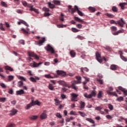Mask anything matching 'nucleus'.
I'll list each match as a JSON object with an SVG mask.
<instances>
[{
    "mask_svg": "<svg viewBox=\"0 0 127 127\" xmlns=\"http://www.w3.org/2000/svg\"><path fill=\"white\" fill-rule=\"evenodd\" d=\"M68 11L69 12H71V14H74V12H76V11H77V13L80 15V16H83L84 15V13L81 11L80 10H79L78 6L76 5L74 6V8H72V6L69 5Z\"/></svg>",
    "mask_w": 127,
    "mask_h": 127,
    "instance_id": "nucleus-1",
    "label": "nucleus"
},
{
    "mask_svg": "<svg viewBox=\"0 0 127 127\" xmlns=\"http://www.w3.org/2000/svg\"><path fill=\"white\" fill-rule=\"evenodd\" d=\"M77 81L74 80L71 82V88L77 91V86H76V84H81V81H82V78L81 76H75Z\"/></svg>",
    "mask_w": 127,
    "mask_h": 127,
    "instance_id": "nucleus-2",
    "label": "nucleus"
},
{
    "mask_svg": "<svg viewBox=\"0 0 127 127\" xmlns=\"http://www.w3.org/2000/svg\"><path fill=\"white\" fill-rule=\"evenodd\" d=\"M35 105H37L38 106H40V102H39L38 100L35 101L32 100L31 101V103L27 104L26 107V110H29L32 106H35Z\"/></svg>",
    "mask_w": 127,
    "mask_h": 127,
    "instance_id": "nucleus-3",
    "label": "nucleus"
},
{
    "mask_svg": "<svg viewBox=\"0 0 127 127\" xmlns=\"http://www.w3.org/2000/svg\"><path fill=\"white\" fill-rule=\"evenodd\" d=\"M45 49H46L47 51L51 52L52 54L55 53V50L49 44L47 45V46L45 47Z\"/></svg>",
    "mask_w": 127,
    "mask_h": 127,
    "instance_id": "nucleus-4",
    "label": "nucleus"
},
{
    "mask_svg": "<svg viewBox=\"0 0 127 127\" xmlns=\"http://www.w3.org/2000/svg\"><path fill=\"white\" fill-rule=\"evenodd\" d=\"M71 96V101L72 102H78V99L77 97L79 96L78 94H76V93H71L70 94Z\"/></svg>",
    "mask_w": 127,
    "mask_h": 127,
    "instance_id": "nucleus-5",
    "label": "nucleus"
},
{
    "mask_svg": "<svg viewBox=\"0 0 127 127\" xmlns=\"http://www.w3.org/2000/svg\"><path fill=\"white\" fill-rule=\"evenodd\" d=\"M96 60H97L99 63H103V59H102V58H101V55L98 53V52H96Z\"/></svg>",
    "mask_w": 127,
    "mask_h": 127,
    "instance_id": "nucleus-6",
    "label": "nucleus"
},
{
    "mask_svg": "<svg viewBox=\"0 0 127 127\" xmlns=\"http://www.w3.org/2000/svg\"><path fill=\"white\" fill-rule=\"evenodd\" d=\"M28 55L29 56V57H34V58H35V59H37V60H38V59H39V57H38L37 55H36L33 52H28Z\"/></svg>",
    "mask_w": 127,
    "mask_h": 127,
    "instance_id": "nucleus-7",
    "label": "nucleus"
},
{
    "mask_svg": "<svg viewBox=\"0 0 127 127\" xmlns=\"http://www.w3.org/2000/svg\"><path fill=\"white\" fill-rule=\"evenodd\" d=\"M41 64H42V63H37L35 62H33L32 63L30 64V66H31V67H33L34 68H35L39 67V66H40Z\"/></svg>",
    "mask_w": 127,
    "mask_h": 127,
    "instance_id": "nucleus-8",
    "label": "nucleus"
},
{
    "mask_svg": "<svg viewBox=\"0 0 127 127\" xmlns=\"http://www.w3.org/2000/svg\"><path fill=\"white\" fill-rule=\"evenodd\" d=\"M117 24H119L121 27H124V25L126 24V22H125V21H124V19L123 18H121V20H119L117 21Z\"/></svg>",
    "mask_w": 127,
    "mask_h": 127,
    "instance_id": "nucleus-9",
    "label": "nucleus"
},
{
    "mask_svg": "<svg viewBox=\"0 0 127 127\" xmlns=\"http://www.w3.org/2000/svg\"><path fill=\"white\" fill-rule=\"evenodd\" d=\"M46 110H44L43 113L40 115V119L41 120H45V119L47 118V114Z\"/></svg>",
    "mask_w": 127,
    "mask_h": 127,
    "instance_id": "nucleus-10",
    "label": "nucleus"
},
{
    "mask_svg": "<svg viewBox=\"0 0 127 127\" xmlns=\"http://www.w3.org/2000/svg\"><path fill=\"white\" fill-rule=\"evenodd\" d=\"M57 73L59 76H62L63 77L66 76V72L63 70H57Z\"/></svg>",
    "mask_w": 127,
    "mask_h": 127,
    "instance_id": "nucleus-11",
    "label": "nucleus"
},
{
    "mask_svg": "<svg viewBox=\"0 0 127 127\" xmlns=\"http://www.w3.org/2000/svg\"><path fill=\"white\" fill-rule=\"evenodd\" d=\"M118 89L120 91H122V92H123V94H124V95H125V96H127V89L123 88V87H122V86L118 87Z\"/></svg>",
    "mask_w": 127,
    "mask_h": 127,
    "instance_id": "nucleus-12",
    "label": "nucleus"
},
{
    "mask_svg": "<svg viewBox=\"0 0 127 127\" xmlns=\"http://www.w3.org/2000/svg\"><path fill=\"white\" fill-rule=\"evenodd\" d=\"M45 41H46L45 38H42L39 41L38 44L39 45V46H41V45H43V43H45Z\"/></svg>",
    "mask_w": 127,
    "mask_h": 127,
    "instance_id": "nucleus-13",
    "label": "nucleus"
},
{
    "mask_svg": "<svg viewBox=\"0 0 127 127\" xmlns=\"http://www.w3.org/2000/svg\"><path fill=\"white\" fill-rule=\"evenodd\" d=\"M96 95H97V91L96 90L91 91V94L89 95V99L92 98V97H96Z\"/></svg>",
    "mask_w": 127,
    "mask_h": 127,
    "instance_id": "nucleus-14",
    "label": "nucleus"
},
{
    "mask_svg": "<svg viewBox=\"0 0 127 127\" xmlns=\"http://www.w3.org/2000/svg\"><path fill=\"white\" fill-rule=\"evenodd\" d=\"M79 105H80V109L81 110H84L85 109V106H86V103L83 101L79 102Z\"/></svg>",
    "mask_w": 127,
    "mask_h": 127,
    "instance_id": "nucleus-15",
    "label": "nucleus"
},
{
    "mask_svg": "<svg viewBox=\"0 0 127 127\" xmlns=\"http://www.w3.org/2000/svg\"><path fill=\"white\" fill-rule=\"evenodd\" d=\"M58 83L59 84V85H61L64 87H67V84H66V82L63 80H59L58 81Z\"/></svg>",
    "mask_w": 127,
    "mask_h": 127,
    "instance_id": "nucleus-16",
    "label": "nucleus"
},
{
    "mask_svg": "<svg viewBox=\"0 0 127 127\" xmlns=\"http://www.w3.org/2000/svg\"><path fill=\"white\" fill-rule=\"evenodd\" d=\"M119 66L116 64H111L110 66L111 70H113V71L117 70Z\"/></svg>",
    "mask_w": 127,
    "mask_h": 127,
    "instance_id": "nucleus-17",
    "label": "nucleus"
},
{
    "mask_svg": "<svg viewBox=\"0 0 127 127\" xmlns=\"http://www.w3.org/2000/svg\"><path fill=\"white\" fill-rule=\"evenodd\" d=\"M74 19L78 22H83L84 24H86V22L84 21V20L81 19L78 17H74Z\"/></svg>",
    "mask_w": 127,
    "mask_h": 127,
    "instance_id": "nucleus-18",
    "label": "nucleus"
},
{
    "mask_svg": "<svg viewBox=\"0 0 127 127\" xmlns=\"http://www.w3.org/2000/svg\"><path fill=\"white\" fill-rule=\"evenodd\" d=\"M119 52H120V57H121V59H122V60H123V61L127 62V58H126V57H125V56H123V51H120Z\"/></svg>",
    "mask_w": 127,
    "mask_h": 127,
    "instance_id": "nucleus-19",
    "label": "nucleus"
},
{
    "mask_svg": "<svg viewBox=\"0 0 127 127\" xmlns=\"http://www.w3.org/2000/svg\"><path fill=\"white\" fill-rule=\"evenodd\" d=\"M21 31H22V33L24 34H25L26 35H27L29 33L28 31H29V29L27 28V30H25L24 28L21 29Z\"/></svg>",
    "mask_w": 127,
    "mask_h": 127,
    "instance_id": "nucleus-20",
    "label": "nucleus"
},
{
    "mask_svg": "<svg viewBox=\"0 0 127 127\" xmlns=\"http://www.w3.org/2000/svg\"><path fill=\"white\" fill-rule=\"evenodd\" d=\"M16 94L17 95H23V94H24V91H23V89H21L20 90L17 91Z\"/></svg>",
    "mask_w": 127,
    "mask_h": 127,
    "instance_id": "nucleus-21",
    "label": "nucleus"
},
{
    "mask_svg": "<svg viewBox=\"0 0 127 127\" xmlns=\"http://www.w3.org/2000/svg\"><path fill=\"white\" fill-rule=\"evenodd\" d=\"M88 10L90 12H95L96 11V8L92 7V6H89L88 7Z\"/></svg>",
    "mask_w": 127,
    "mask_h": 127,
    "instance_id": "nucleus-22",
    "label": "nucleus"
},
{
    "mask_svg": "<svg viewBox=\"0 0 127 127\" xmlns=\"http://www.w3.org/2000/svg\"><path fill=\"white\" fill-rule=\"evenodd\" d=\"M81 72L84 73V72H89V69L87 67H81L80 68Z\"/></svg>",
    "mask_w": 127,
    "mask_h": 127,
    "instance_id": "nucleus-23",
    "label": "nucleus"
},
{
    "mask_svg": "<svg viewBox=\"0 0 127 127\" xmlns=\"http://www.w3.org/2000/svg\"><path fill=\"white\" fill-rule=\"evenodd\" d=\"M30 10H31V11H34L36 13H38V10L35 9V8H33V6H30Z\"/></svg>",
    "mask_w": 127,
    "mask_h": 127,
    "instance_id": "nucleus-24",
    "label": "nucleus"
},
{
    "mask_svg": "<svg viewBox=\"0 0 127 127\" xmlns=\"http://www.w3.org/2000/svg\"><path fill=\"white\" fill-rule=\"evenodd\" d=\"M107 92L108 95H112L113 96H115V97H118V96L117 95L116 92H110V91H107Z\"/></svg>",
    "mask_w": 127,
    "mask_h": 127,
    "instance_id": "nucleus-25",
    "label": "nucleus"
},
{
    "mask_svg": "<svg viewBox=\"0 0 127 127\" xmlns=\"http://www.w3.org/2000/svg\"><path fill=\"white\" fill-rule=\"evenodd\" d=\"M70 55L71 57H72V58H74V57H76V53H75L74 51H71L70 52Z\"/></svg>",
    "mask_w": 127,
    "mask_h": 127,
    "instance_id": "nucleus-26",
    "label": "nucleus"
},
{
    "mask_svg": "<svg viewBox=\"0 0 127 127\" xmlns=\"http://www.w3.org/2000/svg\"><path fill=\"white\" fill-rule=\"evenodd\" d=\"M16 113H17V111L16 110L12 109L10 111V115H11V116H14V115H15Z\"/></svg>",
    "mask_w": 127,
    "mask_h": 127,
    "instance_id": "nucleus-27",
    "label": "nucleus"
},
{
    "mask_svg": "<svg viewBox=\"0 0 127 127\" xmlns=\"http://www.w3.org/2000/svg\"><path fill=\"white\" fill-rule=\"evenodd\" d=\"M48 88L51 91H54V86H53V85L52 84L50 83L48 86Z\"/></svg>",
    "mask_w": 127,
    "mask_h": 127,
    "instance_id": "nucleus-28",
    "label": "nucleus"
},
{
    "mask_svg": "<svg viewBox=\"0 0 127 127\" xmlns=\"http://www.w3.org/2000/svg\"><path fill=\"white\" fill-rule=\"evenodd\" d=\"M5 70H8L9 71H13V68H12V67L9 66H5L4 67Z\"/></svg>",
    "mask_w": 127,
    "mask_h": 127,
    "instance_id": "nucleus-29",
    "label": "nucleus"
},
{
    "mask_svg": "<svg viewBox=\"0 0 127 127\" xmlns=\"http://www.w3.org/2000/svg\"><path fill=\"white\" fill-rule=\"evenodd\" d=\"M37 118H38L37 116H31L29 117L30 120H31L32 121H34V120H37Z\"/></svg>",
    "mask_w": 127,
    "mask_h": 127,
    "instance_id": "nucleus-30",
    "label": "nucleus"
},
{
    "mask_svg": "<svg viewBox=\"0 0 127 127\" xmlns=\"http://www.w3.org/2000/svg\"><path fill=\"white\" fill-rule=\"evenodd\" d=\"M53 3H54L56 5H60V1L54 0L53 1Z\"/></svg>",
    "mask_w": 127,
    "mask_h": 127,
    "instance_id": "nucleus-31",
    "label": "nucleus"
},
{
    "mask_svg": "<svg viewBox=\"0 0 127 127\" xmlns=\"http://www.w3.org/2000/svg\"><path fill=\"white\" fill-rule=\"evenodd\" d=\"M17 85H18V87H19V88L23 87V82L22 81H19L18 82Z\"/></svg>",
    "mask_w": 127,
    "mask_h": 127,
    "instance_id": "nucleus-32",
    "label": "nucleus"
},
{
    "mask_svg": "<svg viewBox=\"0 0 127 127\" xmlns=\"http://www.w3.org/2000/svg\"><path fill=\"white\" fill-rule=\"evenodd\" d=\"M54 101L55 102L56 106H58V105H59V104L61 103L60 101L57 98L55 99Z\"/></svg>",
    "mask_w": 127,
    "mask_h": 127,
    "instance_id": "nucleus-33",
    "label": "nucleus"
},
{
    "mask_svg": "<svg viewBox=\"0 0 127 127\" xmlns=\"http://www.w3.org/2000/svg\"><path fill=\"white\" fill-rule=\"evenodd\" d=\"M0 4L2 6H4V7H7V4H6V3H5V2L1 1L0 2Z\"/></svg>",
    "mask_w": 127,
    "mask_h": 127,
    "instance_id": "nucleus-34",
    "label": "nucleus"
},
{
    "mask_svg": "<svg viewBox=\"0 0 127 127\" xmlns=\"http://www.w3.org/2000/svg\"><path fill=\"white\" fill-rule=\"evenodd\" d=\"M86 121H87V122H89V123H91V124H95V122L94 120H93L91 118H86Z\"/></svg>",
    "mask_w": 127,
    "mask_h": 127,
    "instance_id": "nucleus-35",
    "label": "nucleus"
},
{
    "mask_svg": "<svg viewBox=\"0 0 127 127\" xmlns=\"http://www.w3.org/2000/svg\"><path fill=\"white\" fill-rule=\"evenodd\" d=\"M48 3L50 8H54V7H55V5L51 3V2H48Z\"/></svg>",
    "mask_w": 127,
    "mask_h": 127,
    "instance_id": "nucleus-36",
    "label": "nucleus"
},
{
    "mask_svg": "<svg viewBox=\"0 0 127 127\" xmlns=\"http://www.w3.org/2000/svg\"><path fill=\"white\" fill-rule=\"evenodd\" d=\"M78 114H79L80 115V116L81 117H86L87 116L86 115V114H85V112H82L81 111H78Z\"/></svg>",
    "mask_w": 127,
    "mask_h": 127,
    "instance_id": "nucleus-37",
    "label": "nucleus"
},
{
    "mask_svg": "<svg viewBox=\"0 0 127 127\" xmlns=\"http://www.w3.org/2000/svg\"><path fill=\"white\" fill-rule=\"evenodd\" d=\"M71 31H72V32H79V31H80V30L76 28H71Z\"/></svg>",
    "mask_w": 127,
    "mask_h": 127,
    "instance_id": "nucleus-38",
    "label": "nucleus"
},
{
    "mask_svg": "<svg viewBox=\"0 0 127 127\" xmlns=\"http://www.w3.org/2000/svg\"><path fill=\"white\" fill-rule=\"evenodd\" d=\"M44 77L47 79H53V77H52L50 74H45Z\"/></svg>",
    "mask_w": 127,
    "mask_h": 127,
    "instance_id": "nucleus-39",
    "label": "nucleus"
},
{
    "mask_svg": "<svg viewBox=\"0 0 127 127\" xmlns=\"http://www.w3.org/2000/svg\"><path fill=\"white\" fill-rule=\"evenodd\" d=\"M18 78L19 80H21V81H24L25 82L26 81V78H24V77L23 76H19Z\"/></svg>",
    "mask_w": 127,
    "mask_h": 127,
    "instance_id": "nucleus-40",
    "label": "nucleus"
},
{
    "mask_svg": "<svg viewBox=\"0 0 127 127\" xmlns=\"http://www.w3.org/2000/svg\"><path fill=\"white\" fill-rule=\"evenodd\" d=\"M110 29L112 31H117V30H118V28L116 26H112Z\"/></svg>",
    "mask_w": 127,
    "mask_h": 127,
    "instance_id": "nucleus-41",
    "label": "nucleus"
},
{
    "mask_svg": "<svg viewBox=\"0 0 127 127\" xmlns=\"http://www.w3.org/2000/svg\"><path fill=\"white\" fill-rule=\"evenodd\" d=\"M127 4L126 3H120V5L122 8V9H125V5Z\"/></svg>",
    "mask_w": 127,
    "mask_h": 127,
    "instance_id": "nucleus-42",
    "label": "nucleus"
},
{
    "mask_svg": "<svg viewBox=\"0 0 127 127\" xmlns=\"http://www.w3.org/2000/svg\"><path fill=\"white\" fill-rule=\"evenodd\" d=\"M103 97V93L102 91H99L98 94V99H101Z\"/></svg>",
    "mask_w": 127,
    "mask_h": 127,
    "instance_id": "nucleus-43",
    "label": "nucleus"
},
{
    "mask_svg": "<svg viewBox=\"0 0 127 127\" xmlns=\"http://www.w3.org/2000/svg\"><path fill=\"white\" fill-rule=\"evenodd\" d=\"M57 27H58V28H63L64 26L65 27H66V26L65 25H63V24H57Z\"/></svg>",
    "mask_w": 127,
    "mask_h": 127,
    "instance_id": "nucleus-44",
    "label": "nucleus"
},
{
    "mask_svg": "<svg viewBox=\"0 0 127 127\" xmlns=\"http://www.w3.org/2000/svg\"><path fill=\"white\" fill-rule=\"evenodd\" d=\"M106 15L108 17H110V18H114L115 17V16L113 14L107 13Z\"/></svg>",
    "mask_w": 127,
    "mask_h": 127,
    "instance_id": "nucleus-45",
    "label": "nucleus"
},
{
    "mask_svg": "<svg viewBox=\"0 0 127 127\" xmlns=\"http://www.w3.org/2000/svg\"><path fill=\"white\" fill-rule=\"evenodd\" d=\"M120 33H122V30H119L117 32L113 33V35H119Z\"/></svg>",
    "mask_w": 127,
    "mask_h": 127,
    "instance_id": "nucleus-46",
    "label": "nucleus"
},
{
    "mask_svg": "<svg viewBox=\"0 0 127 127\" xmlns=\"http://www.w3.org/2000/svg\"><path fill=\"white\" fill-rule=\"evenodd\" d=\"M112 10L114 12H118V8H117V7H116L115 6H113L112 7Z\"/></svg>",
    "mask_w": 127,
    "mask_h": 127,
    "instance_id": "nucleus-47",
    "label": "nucleus"
},
{
    "mask_svg": "<svg viewBox=\"0 0 127 127\" xmlns=\"http://www.w3.org/2000/svg\"><path fill=\"white\" fill-rule=\"evenodd\" d=\"M20 21H21V23H22V24H24L26 26H29V25L27 24V23H26V22H25V21L23 20H20Z\"/></svg>",
    "mask_w": 127,
    "mask_h": 127,
    "instance_id": "nucleus-48",
    "label": "nucleus"
},
{
    "mask_svg": "<svg viewBox=\"0 0 127 127\" xmlns=\"http://www.w3.org/2000/svg\"><path fill=\"white\" fill-rule=\"evenodd\" d=\"M29 80L33 82V83H36V80H35V78L34 77H31L29 78Z\"/></svg>",
    "mask_w": 127,
    "mask_h": 127,
    "instance_id": "nucleus-49",
    "label": "nucleus"
},
{
    "mask_svg": "<svg viewBox=\"0 0 127 127\" xmlns=\"http://www.w3.org/2000/svg\"><path fill=\"white\" fill-rule=\"evenodd\" d=\"M97 82H99V83L101 84V85H103V84H104V81L102 79L97 78Z\"/></svg>",
    "mask_w": 127,
    "mask_h": 127,
    "instance_id": "nucleus-50",
    "label": "nucleus"
},
{
    "mask_svg": "<svg viewBox=\"0 0 127 127\" xmlns=\"http://www.w3.org/2000/svg\"><path fill=\"white\" fill-rule=\"evenodd\" d=\"M108 108L110 109V111H113V110H114V106L111 104H108Z\"/></svg>",
    "mask_w": 127,
    "mask_h": 127,
    "instance_id": "nucleus-51",
    "label": "nucleus"
},
{
    "mask_svg": "<svg viewBox=\"0 0 127 127\" xmlns=\"http://www.w3.org/2000/svg\"><path fill=\"white\" fill-rule=\"evenodd\" d=\"M14 76H13L12 75H9L8 76V81H12V80L13 79H14Z\"/></svg>",
    "mask_w": 127,
    "mask_h": 127,
    "instance_id": "nucleus-52",
    "label": "nucleus"
},
{
    "mask_svg": "<svg viewBox=\"0 0 127 127\" xmlns=\"http://www.w3.org/2000/svg\"><path fill=\"white\" fill-rule=\"evenodd\" d=\"M76 27H77V28H79V29H81V28L83 27V25H82V24H76Z\"/></svg>",
    "mask_w": 127,
    "mask_h": 127,
    "instance_id": "nucleus-53",
    "label": "nucleus"
},
{
    "mask_svg": "<svg viewBox=\"0 0 127 127\" xmlns=\"http://www.w3.org/2000/svg\"><path fill=\"white\" fill-rule=\"evenodd\" d=\"M77 38H78V39H80V40H84V39H85V37L81 36L80 35L77 36Z\"/></svg>",
    "mask_w": 127,
    "mask_h": 127,
    "instance_id": "nucleus-54",
    "label": "nucleus"
},
{
    "mask_svg": "<svg viewBox=\"0 0 127 127\" xmlns=\"http://www.w3.org/2000/svg\"><path fill=\"white\" fill-rule=\"evenodd\" d=\"M117 101L118 102H122V101H124V97H120L118 98H117Z\"/></svg>",
    "mask_w": 127,
    "mask_h": 127,
    "instance_id": "nucleus-55",
    "label": "nucleus"
},
{
    "mask_svg": "<svg viewBox=\"0 0 127 127\" xmlns=\"http://www.w3.org/2000/svg\"><path fill=\"white\" fill-rule=\"evenodd\" d=\"M83 96L84 97H85V98H86V99H90V97H89V95H88V93L86 92L83 94Z\"/></svg>",
    "mask_w": 127,
    "mask_h": 127,
    "instance_id": "nucleus-56",
    "label": "nucleus"
},
{
    "mask_svg": "<svg viewBox=\"0 0 127 127\" xmlns=\"http://www.w3.org/2000/svg\"><path fill=\"white\" fill-rule=\"evenodd\" d=\"M8 93L9 94H10V95H13V90L10 89L9 90V91H8Z\"/></svg>",
    "mask_w": 127,
    "mask_h": 127,
    "instance_id": "nucleus-57",
    "label": "nucleus"
},
{
    "mask_svg": "<svg viewBox=\"0 0 127 127\" xmlns=\"http://www.w3.org/2000/svg\"><path fill=\"white\" fill-rule=\"evenodd\" d=\"M0 86L1 87H2V88H6V86L5 85V84L3 83H0Z\"/></svg>",
    "mask_w": 127,
    "mask_h": 127,
    "instance_id": "nucleus-58",
    "label": "nucleus"
},
{
    "mask_svg": "<svg viewBox=\"0 0 127 127\" xmlns=\"http://www.w3.org/2000/svg\"><path fill=\"white\" fill-rule=\"evenodd\" d=\"M110 23L111 24H117V22H116V21L114 20H111L110 21Z\"/></svg>",
    "mask_w": 127,
    "mask_h": 127,
    "instance_id": "nucleus-59",
    "label": "nucleus"
},
{
    "mask_svg": "<svg viewBox=\"0 0 127 127\" xmlns=\"http://www.w3.org/2000/svg\"><path fill=\"white\" fill-rule=\"evenodd\" d=\"M43 10H44V11H46V12L49 11V8L46 7H43Z\"/></svg>",
    "mask_w": 127,
    "mask_h": 127,
    "instance_id": "nucleus-60",
    "label": "nucleus"
},
{
    "mask_svg": "<svg viewBox=\"0 0 127 127\" xmlns=\"http://www.w3.org/2000/svg\"><path fill=\"white\" fill-rule=\"evenodd\" d=\"M84 79H85V81L86 82H89L90 81V78L87 77L86 76L83 77Z\"/></svg>",
    "mask_w": 127,
    "mask_h": 127,
    "instance_id": "nucleus-61",
    "label": "nucleus"
},
{
    "mask_svg": "<svg viewBox=\"0 0 127 127\" xmlns=\"http://www.w3.org/2000/svg\"><path fill=\"white\" fill-rule=\"evenodd\" d=\"M0 29L3 31H4V28L2 27V23H0Z\"/></svg>",
    "mask_w": 127,
    "mask_h": 127,
    "instance_id": "nucleus-62",
    "label": "nucleus"
},
{
    "mask_svg": "<svg viewBox=\"0 0 127 127\" xmlns=\"http://www.w3.org/2000/svg\"><path fill=\"white\" fill-rule=\"evenodd\" d=\"M22 3L24 6H27V2L26 1H22Z\"/></svg>",
    "mask_w": 127,
    "mask_h": 127,
    "instance_id": "nucleus-63",
    "label": "nucleus"
},
{
    "mask_svg": "<svg viewBox=\"0 0 127 127\" xmlns=\"http://www.w3.org/2000/svg\"><path fill=\"white\" fill-rule=\"evenodd\" d=\"M101 109H102V107H100V106H98V107H96V108H95V110H96V111H100H100H101Z\"/></svg>",
    "mask_w": 127,
    "mask_h": 127,
    "instance_id": "nucleus-64",
    "label": "nucleus"
}]
</instances>
